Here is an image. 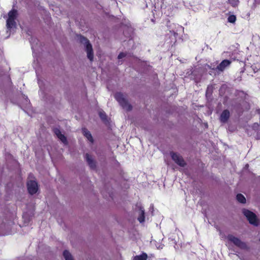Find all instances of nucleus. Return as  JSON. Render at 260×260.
<instances>
[{
    "label": "nucleus",
    "mask_w": 260,
    "mask_h": 260,
    "mask_svg": "<svg viewBox=\"0 0 260 260\" xmlns=\"http://www.w3.org/2000/svg\"><path fill=\"white\" fill-rule=\"evenodd\" d=\"M114 98L119 103L123 109L127 111H130L132 110V106L129 104L125 99L124 95L121 92H116L114 94Z\"/></svg>",
    "instance_id": "nucleus-1"
},
{
    "label": "nucleus",
    "mask_w": 260,
    "mask_h": 260,
    "mask_svg": "<svg viewBox=\"0 0 260 260\" xmlns=\"http://www.w3.org/2000/svg\"><path fill=\"white\" fill-rule=\"evenodd\" d=\"M243 214L246 217L249 222L254 225H258V220L257 217L253 212L249 210L244 209L242 211Z\"/></svg>",
    "instance_id": "nucleus-2"
},
{
    "label": "nucleus",
    "mask_w": 260,
    "mask_h": 260,
    "mask_svg": "<svg viewBox=\"0 0 260 260\" xmlns=\"http://www.w3.org/2000/svg\"><path fill=\"white\" fill-rule=\"evenodd\" d=\"M80 41L81 43L85 44L87 57L91 61H92L93 59V51L92 45L90 43L89 41L86 38L81 37Z\"/></svg>",
    "instance_id": "nucleus-3"
},
{
    "label": "nucleus",
    "mask_w": 260,
    "mask_h": 260,
    "mask_svg": "<svg viewBox=\"0 0 260 260\" xmlns=\"http://www.w3.org/2000/svg\"><path fill=\"white\" fill-rule=\"evenodd\" d=\"M170 154L172 160L178 166L181 167H184L186 166L185 161L183 157L179 153L174 151H171Z\"/></svg>",
    "instance_id": "nucleus-4"
},
{
    "label": "nucleus",
    "mask_w": 260,
    "mask_h": 260,
    "mask_svg": "<svg viewBox=\"0 0 260 260\" xmlns=\"http://www.w3.org/2000/svg\"><path fill=\"white\" fill-rule=\"evenodd\" d=\"M228 241L233 243L235 245L241 249H245L246 247V244L241 241L239 238L235 237L233 235H228L227 236Z\"/></svg>",
    "instance_id": "nucleus-5"
},
{
    "label": "nucleus",
    "mask_w": 260,
    "mask_h": 260,
    "mask_svg": "<svg viewBox=\"0 0 260 260\" xmlns=\"http://www.w3.org/2000/svg\"><path fill=\"white\" fill-rule=\"evenodd\" d=\"M27 188L29 194L32 195L35 194L38 190V185L35 180H30L27 183Z\"/></svg>",
    "instance_id": "nucleus-6"
},
{
    "label": "nucleus",
    "mask_w": 260,
    "mask_h": 260,
    "mask_svg": "<svg viewBox=\"0 0 260 260\" xmlns=\"http://www.w3.org/2000/svg\"><path fill=\"white\" fill-rule=\"evenodd\" d=\"M232 63V61L228 59L223 60L216 67V70L218 72H223L226 67H229Z\"/></svg>",
    "instance_id": "nucleus-7"
},
{
    "label": "nucleus",
    "mask_w": 260,
    "mask_h": 260,
    "mask_svg": "<svg viewBox=\"0 0 260 260\" xmlns=\"http://www.w3.org/2000/svg\"><path fill=\"white\" fill-rule=\"evenodd\" d=\"M230 116V111L227 109L224 110L220 116V118H219L220 121L222 123H226L228 121V120H229Z\"/></svg>",
    "instance_id": "nucleus-8"
},
{
    "label": "nucleus",
    "mask_w": 260,
    "mask_h": 260,
    "mask_svg": "<svg viewBox=\"0 0 260 260\" xmlns=\"http://www.w3.org/2000/svg\"><path fill=\"white\" fill-rule=\"evenodd\" d=\"M86 159L88 163V165L90 167L91 169H95L96 168V162L92 158V157L88 153L86 154Z\"/></svg>",
    "instance_id": "nucleus-9"
},
{
    "label": "nucleus",
    "mask_w": 260,
    "mask_h": 260,
    "mask_svg": "<svg viewBox=\"0 0 260 260\" xmlns=\"http://www.w3.org/2000/svg\"><path fill=\"white\" fill-rule=\"evenodd\" d=\"M82 130L84 136L86 137L88 140L92 143L93 142V139L90 132L86 128H83Z\"/></svg>",
    "instance_id": "nucleus-10"
},
{
    "label": "nucleus",
    "mask_w": 260,
    "mask_h": 260,
    "mask_svg": "<svg viewBox=\"0 0 260 260\" xmlns=\"http://www.w3.org/2000/svg\"><path fill=\"white\" fill-rule=\"evenodd\" d=\"M147 254L143 252L140 255L135 256L134 257L133 260H147Z\"/></svg>",
    "instance_id": "nucleus-11"
},
{
    "label": "nucleus",
    "mask_w": 260,
    "mask_h": 260,
    "mask_svg": "<svg viewBox=\"0 0 260 260\" xmlns=\"http://www.w3.org/2000/svg\"><path fill=\"white\" fill-rule=\"evenodd\" d=\"M15 19H7V26L8 28L11 29L16 26Z\"/></svg>",
    "instance_id": "nucleus-12"
},
{
    "label": "nucleus",
    "mask_w": 260,
    "mask_h": 260,
    "mask_svg": "<svg viewBox=\"0 0 260 260\" xmlns=\"http://www.w3.org/2000/svg\"><path fill=\"white\" fill-rule=\"evenodd\" d=\"M17 15V11L12 9L8 13V18L11 19H16Z\"/></svg>",
    "instance_id": "nucleus-13"
},
{
    "label": "nucleus",
    "mask_w": 260,
    "mask_h": 260,
    "mask_svg": "<svg viewBox=\"0 0 260 260\" xmlns=\"http://www.w3.org/2000/svg\"><path fill=\"white\" fill-rule=\"evenodd\" d=\"M237 200L240 203L245 204L246 203V198L241 193H238L236 196Z\"/></svg>",
    "instance_id": "nucleus-14"
},
{
    "label": "nucleus",
    "mask_w": 260,
    "mask_h": 260,
    "mask_svg": "<svg viewBox=\"0 0 260 260\" xmlns=\"http://www.w3.org/2000/svg\"><path fill=\"white\" fill-rule=\"evenodd\" d=\"M63 255L66 260H74L71 254L67 250H65L63 251Z\"/></svg>",
    "instance_id": "nucleus-15"
},
{
    "label": "nucleus",
    "mask_w": 260,
    "mask_h": 260,
    "mask_svg": "<svg viewBox=\"0 0 260 260\" xmlns=\"http://www.w3.org/2000/svg\"><path fill=\"white\" fill-rule=\"evenodd\" d=\"M57 138L65 145L68 144V141L67 138L63 134L60 135L59 136H58Z\"/></svg>",
    "instance_id": "nucleus-16"
},
{
    "label": "nucleus",
    "mask_w": 260,
    "mask_h": 260,
    "mask_svg": "<svg viewBox=\"0 0 260 260\" xmlns=\"http://www.w3.org/2000/svg\"><path fill=\"white\" fill-rule=\"evenodd\" d=\"M228 21L229 22L234 23L236 21V17L234 15H231L228 18Z\"/></svg>",
    "instance_id": "nucleus-17"
},
{
    "label": "nucleus",
    "mask_w": 260,
    "mask_h": 260,
    "mask_svg": "<svg viewBox=\"0 0 260 260\" xmlns=\"http://www.w3.org/2000/svg\"><path fill=\"white\" fill-rule=\"evenodd\" d=\"M138 220L141 223L143 222L145 220V216H144V211H142L141 214L140 215L139 217L138 218Z\"/></svg>",
    "instance_id": "nucleus-18"
},
{
    "label": "nucleus",
    "mask_w": 260,
    "mask_h": 260,
    "mask_svg": "<svg viewBox=\"0 0 260 260\" xmlns=\"http://www.w3.org/2000/svg\"><path fill=\"white\" fill-rule=\"evenodd\" d=\"M99 116L103 120L107 119V115L104 112H100L99 113Z\"/></svg>",
    "instance_id": "nucleus-19"
},
{
    "label": "nucleus",
    "mask_w": 260,
    "mask_h": 260,
    "mask_svg": "<svg viewBox=\"0 0 260 260\" xmlns=\"http://www.w3.org/2000/svg\"><path fill=\"white\" fill-rule=\"evenodd\" d=\"M54 133L57 137L59 136L61 134L60 131L58 128H55L54 129Z\"/></svg>",
    "instance_id": "nucleus-20"
},
{
    "label": "nucleus",
    "mask_w": 260,
    "mask_h": 260,
    "mask_svg": "<svg viewBox=\"0 0 260 260\" xmlns=\"http://www.w3.org/2000/svg\"><path fill=\"white\" fill-rule=\"evenodd\" d=\"M125 56H126L125 53H124L123 52H121L119 54V55L118 56V58L121 59V58L124 57Z\"/></svg>",
    "instance_id": "nucleus-21"
},
{
    "label": "nucleus",
    "mask_w": 260,
    "mask_h": 260,
    "mask_svg": "<svg viewBox=\"0 0 260 260\" xmlns=\"http://www.w3.org/2000/svg\"><path fill=\"white\" fill-rule=\"evenodd\" d=\"M207 67H208V68L210 70L217 71L216 70V67H215V66L212 67V64H211V65L208 64Z\"/></svg>",
    "instance_id": "nucleus-22"
},
{
    "label": "nucleus",
    "mask_w": 260,
    "mask_h": 260,
    "mask_svg": "<svg viewBox=\"0 0 260 260\" xmlns=\"http://www.w3.org/2000/svg\"><path fill=\"white\" fill-rule=\"evenodd\" d=\"M209 88H210V87H209V86H208V87H207V92L209 90Z\"/></svg>",
    "instance_id": "nucleus-23"
},
{
    "label": "nucleus",
    "mask_w": 260,
    "mask_h": 260,
    "mask_svg": "<svg viewBox=\"0 0 260 260\" xmlns=\"http://www.w3.org/2000/svg\"><path fill=\"white\" fill-rule=\"evenodd\" d=\"M259 241H260V239H259Z\"/></svg>",
    "instance_id": "nucleus-24"
}]
</instances>
